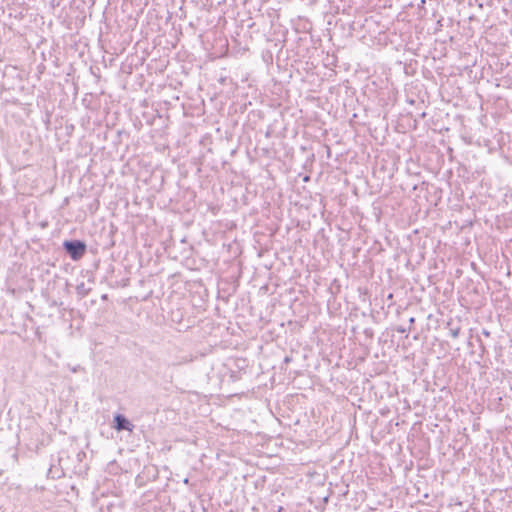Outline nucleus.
I'll return each instance as SVG.
<instances>
[{
  "instance_id": "nucleus-1",
  "label": "nucleus",
  "mask_w": 512,
  "mask_h": 512,
  "mask_svg": "<svg viewBox=\"0 0 512 512\" xmlns=\"http://www.w3.org/2000/svg\"><path fill=\"white\" fill-rule=\"evenodd\" d=\"M65 253L73 260L79 261L87 251L84 241L78 239L65 240L62 244Z\"/></svg>"
},
{
  "instance_id": "nucleus-2",
  "label": "nucleus",
  "mask_w": 512,
  "mask_h": 512,
  "mask_svg": "<svg viewBox=\"0 0 512 512\" xmlns=\"http://www.w3.org/2000/svg\"><path fill=\"white\" fill-rule=\"evenodd\" d=\"M134 425L123 414L117 413L113 418V428L117 431L132 432Z\"/></svg>"
},
{
  "instance_id": "nucleus-3",
  "label": "nucleus",
  "mask_w": 512,
  "mask_h": 512,
  "mask_svg": "<svg viewBox=\"0 0 512 512\" xmlns=\"http://www.w3.org/2000/svg\"><path fill=\"white\" fill-rule=\"evenodd\" d=\"M91 291V288L86 287L85 283L82 282L76 286V292L81 297L87 296Z\"/></svg>"
},
{
  "instance_id": "nucleus-4",
  "label": "nucleus",
  "mask_w": 512,
  "mask_h": 512,
  "mask_svg": "<svg viewBox=\"0 0 512 512\" xmlns=\"http://www.w3.org/2000/svg\"><path fill=\"white\" fill-rule=\"evenodd\" d=\"M447 326L449 328V335L454 339L458 338L459 333H460V327L459 326L454 327L451 322H448Z\"/></svg>"
},
{
  "instance_id": "nucleus-5",
  "label": "nucleus",
  "mask_w": 512,
  "mask_h": 512,
  "mask_svg": "<svg viewBox=\"0 0 512 512\" xmlns=\"http://www.w3.org/2000/svg\"><path fill=\"white\" fill-rule=\"evenodd\" d=\"M408 330V328H405L403 326H397L396 331L399 333H405Z\"/></svg>"
},
{
  "instance_id": "nucleus-6",
  "label": "nucleus",
  "mask_w": 512,
  "mask_h": 512,
  "mask_svg": "<svg viewBox=\"0 0 512 512\" xmlns=\"http://www.w3.org/2000/svg\"><path fill=\"white\" fill-rule=\"evenodd\" d=\"M408 322H409L408 330L410 331L412 328V325L415 323V318L414 317L409 318Z\"/></svg>"
},
{
  "instance_id": "nucleus-7",
  "label": "nucleus",
  "mask_w": 512,
  "mask_h": 512,
  "mask_svg": "<svg viewBox=\"0 0 512 512\" xmlns=\"http://www.w3.org/2000/svg\"><path fill=\"white\" fill-rule=\"evenodd\" d=\"M482 334H483L485 337H490V335H491L490 331H488L487 329H483V330H482Z\"/></svg>"
},
{
  "instance_id": "nucleus-8",
  "label": "nucleus",
  "mask_w": 512,
  "mask_h": 512,
  "mask_svg": "<svg viewBox=\"0 0 512 512\" xmlns=\"http://www.w3.org/2000/svg\"><path fill=\"white\" fill-rule=\"evenodd\" d=\"M478 341L480 342L481 351L484 353L486 351L485 346L483 345V343L480 339H478Z\"/></svg>"
},
{
  "instance_id": "nucleus-9",
  "label": "nucleus",
  "mask_w": 512,
  "mask_h": 512,
  "mask_svg": "<svg viewBox=\"0 0 512 512\" xmlns=\"http://www.w3.org/2000/svg\"><path fill=\"white\" fill-rule=\"evenodd\" d=\"M292 361V358L290 356H286L284 358V362L287 364V363H290Z\"/></svg>"
},
{
  "instance_id": "nucleus-10",
  "label": "nucleus",
  "mask_w": 512,
  "mask_h": 512,
  "mask_svg": "<svg viewBox=\"0 0 512 512\" xmlns=\"http://www.w3.org/2000/svg\"><path fill=\"white\" fill-rule=\"evenodd\" d=\"M309 179H310V177H309V176H305L303 180H304L305 182H307V181H309Z\"/></svg>"
},
{
  "instance_id": "nucleus-11",
  "label": "nucleus",
  "mask_w": 512,
  "mask_h": 512,
  "mask_svg": "<svg viewBox=\"0 0 512 512\" xmlns=\"http://www.w3.org/2000/svg\"><path fill=\"white\" fill-rule=\"evenodd\" d=\"M283 507L279 506L277 512H282Z\"/></svg>"
}]
</instances>
